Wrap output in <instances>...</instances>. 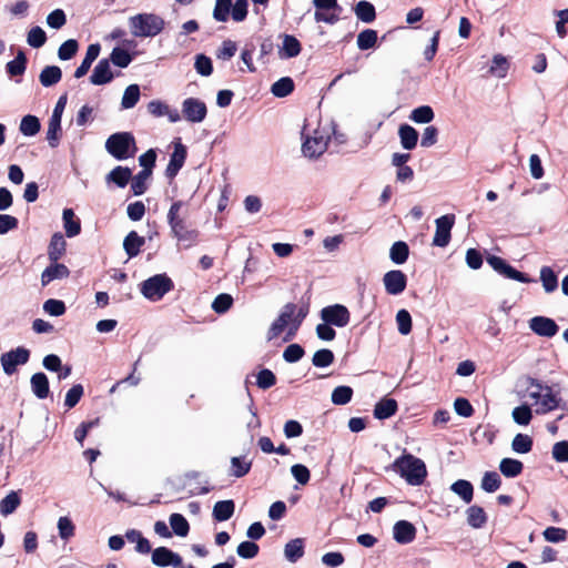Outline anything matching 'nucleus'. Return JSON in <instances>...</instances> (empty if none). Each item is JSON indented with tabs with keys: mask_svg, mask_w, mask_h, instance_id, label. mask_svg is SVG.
I'll return each mask as SVG.
<instances>
[{
	"mask_svg": "<svg viewBox=\"0 0 568 568\" xmlns=\"http://www.w3.org/2000/svg\"><path fill=\"white\" fill-rule=\"evenodd\" d=\"M528 397L536 406V414L545 415L557 408H564L561 398L548 385H542L538 379L528 378Z\"/></svg>",
	"mask_w": 568,
	"mask_h": 568,
	"instance_id": "1",
	"label": "nucleus"
},
{
	"mask_svg": "<svg viewBox=\"0 0 568 568\" xmlns=\"http://www.w3.org/2000/svg\"><path fill=\"white\" fill-rule=\"evenodd\" d=\"M393 468L413 486L422 485L427 476L425 463L412 454H403L396 458Z\"/></svg>",
	"mask_w": 568,
	"mask_h": 568,
	"instance_id": "2",
	"label": "nucleus"
},
{
	"mask_svg": "<svg viewBox=\"0 0 568 568\" xmlns=\"http://www.w3.org/2000/svg\"><path fill=\"white\" fill-rule=\"evenodd\" d=\"M184 203L182 201H175L172 203L168 212V223L171 229L173 237L179 242L186 243V246H191L196 237L197 231L187 229L185 224V213H182Z\"/></svg>",
	"mask_w": 568,
	"mask_h": 568,
	"instance_id": "3",
	"label": "nucleus"
},
{
	"mask_svg": "<svg viewBox=\"0 0 568 568\" xmlns=\"http://www.w3.org/2000/svg\"><path fill=\"white\" fill-rule=\"evenodd\" d=\"M129 27L136 38H153L163 31L165 21L155 13H138L129 18Z\"/></svg>",
	"mask_w": 568,
	"mask_h": 568,
	"instance_id": "4",
	"label": "nucleus"
},
{
	"mask_svg": "<svg viewBox=\"0 0 568 568\" xmlns=\"http://www.w3.org/2000/svg\"><path fill=\"white\" fill-rule=\"evenodd\" d=\"M105 149L113 158L121 161L133 156L136 148L131 133L119 132L108 138Z\"/></svg>",
	"mask_w": 568,
	"mask_h": 568,
	"instance_id": "5",
	"label": "nucleus"
},
{
	"mask_svg": "<svg viewBox=\"0 0 568 568\" xmlns=\"http://www.w3.org/2000/svg\"><path fill=\"white\" fill-rule=\"evenodd\" d=\"M172 288L173 282L166 274H156L141 284L142 295L152 302L160 301Z\"/></svg>",
	"mask_w": 568,
	"mask_h": 568,
	"instance_id": "6",
	"label": "nucleus"
},
{
	"mask_svg": "<svg viewBox=\"0 0 568 568\" xmlns=\"http://www.w3.org/2000/svg\"><path fill=\"white\" fill-rule=\"evenodd\" d=\"M316 8L314 19L316 22L334 24L339 20L338 12L342 10L337 0H313Z\"/></svg>",
	"mask_w": 568,
	"mask_h": 568,
	"instance_id": "7",
	"label": "nucleus"
},
{
	"mask_svg": "<svg viewBox=\"0 0 568 568\" xmlns=\"http://www.w3.org/2000/svg\"><path fill=\"white\" fill-rule=\"evenodd\" d=\"M295 313H296V304H294V303L285 304L282 307L277 318L272 323V325L267 332V339L271 341V339L276 338L277 336L281 335V333L286 327L288 329L290 326L292 325L293 318L295 317Z\"/></svg>",
	"mask_w": 568,
	"mask_h": 568,
	"instance_id": "8",
	"label": "nucleus"
},
{
	"mask_svg": "<svg viewBox=\"0 0 568 568\" xmlns=\"http://www.w3.org/2000/svg\"><path fill=\"white\" fill-rule=\"evenodd\" d=\"M321 318L326 324L345 327L349 323L351 314L346 306L334 304L322 308Z\"/></svg>",
	"mask_w": 568,
	"mask_h": 568,
	"instance_id": "9",
	"label": "nucleus"
},
{
	"mask_svg": "<svg viewBox=\"0 0 568 568\" xmlns=\"http://www.w3.org/2000/svg\"><path fill=\"white\" fill-rule=\"evenodd\" d=\"M183 118L191 123H201L207 114L206 104L197 98H186L182 102Z\"/></svg>",
	"mask_w": 568,
	"mask_h": 568,
	"instance_id": "10",
	"label": "nucleus"
},
{
	"mask_svg": "<svg viewBox=\"0 0 568 568\" xmlns=\"http://www.w3.org/2000/svg\"><path fill=\"white\" fill-rule=\"evenodd\" d=\"M487 263L493 267L494 271L499 273L500 275L520 282V283H530L532 280L526 275L514 268L509 265L504 258L499 256L491 255L487 258Z\"/></svg>",
	"mask_w": 568,
	"mask_h": 568,
	"instance_id": "11",
	"label": "nucleus"
},
{
	"mask_svg": "<svg viewBox=\"0 0 568 568\" xmlns=\"http://www.w3.org/2000/svg\"><path fill=\"white\" fill-rule=\"evenodd\" d=\"M30 352L24 347H17L10 352L3 353L0 363L7 375H12L18 365H23L29 361Z\"/></svg>",
	"mask_w": 568,
	"mask_h": 568,
	"instance_id": "12",
	"label": "nucleus"
},
{
	"mask_svg": "<svg viewBox=\"0 0 568 568\" xmlns=\"http://www.w3.org/2000/svg\"><path fill=\"white\" fill-rule=\"evenodd\" d=\"M455 223V215L446 214L436 219V231L433 237V245L438 247H445L450 241V231Z\"/></svg>",
	"mask_w": 568,
	"mask_h": 568,
	"instance_id": "13",
	"label": "nucleus"
},
{
	"mask_svg": "<svg viewBox=\"0 0 568 568\" xmlns=\"http://www.w3.org/2000/svg\"><path fill=\"white\" fill-rule=\"evenodd\" d=\"M383 284L389 295H399L407 286V277L402 271L392 270L384 274Z\"/></svg>",
	"mask_w": 568,
	"mask_h": 568,
	"instance_id": "14",
	"label": "nucleus"
},
{
	"mask_svg": "<svg viewBox=\"0 0 568 568\" xmlns=\"http://www.w3.org/2000/svg\"><path fill=\"white\" fill-rule=\"evenodd\" d=\"M328 145V138L315 132L313 136L307 138L302 144V152L304 156L316 159L322 155Z\"/></svg>",
	"mask_w": 568,
	"mask_h": 568,
	"instance_id": "15",
	"label": "nucleus"
},
{
	"mask_svg": "<svg viewBox=\"0 0 568 568\" xmlns=\"http://www.w3.org/2000/svg\"><path fill=\"white\" fill-rule=\"evenodd\" d=\"M529 328L538 336L541 337H554L558 333L557 323L546 316H535L528 322Z\"/></svg>",
	"mask_w": 568,
	"mask_h": 568,
	"instance_id": "16",
	"label": "nucleus"
},
{
	"mask_svg": "<svg viewBox=\"0 0 568 568\" xmlns=\"http://www.w3.org/2000/svg\"><path fill=\"white\" fill-rule=\"evenodd\" d=\"M152 562L160 567L173 566L180 567L182 558L166 547H158L152 552Z\"/></svg>",
	"mask_w": 568,
	"mask_h": 568,
	"instance_id": "17",
	"label": "nucleus"
},
{
	"mask_svg": "<svg viewBox=\"0 0 568 568\" xmlns=\"http://www.w3.org/2000/svg\"><path fill=\"white\" fill-rule=\"evenodd\" d=\"M114 75L111 70L110 60L101 59L94 67L92 74L90 75V82L93 85H103L110 83Z\"/></svg>",
	"mask_w": 568,
	"mask_h": 568,
	"instance_id": "18",
	"label": "nucleus"
},
{
	"mask_svg": "<svg viewBox=\"0 0 568 568\" xmlns=\"http://www.w3.org/2000/svg\"><path fill=\"white\" fill-rule=\"evenodd\" d=\"M186 158V149L181 143H178L174 148L173 153L171 154L170 162L165 169V175L169 179L175 178L178 172L181 170V168L184 164Z\"/></svg>",
	"mask_w": 568,
	"mask_h": 568,
	"instance_id": "19",
	"label": "nucleus"
},
{
	"mask_svg": "<svg viewBox=\"0 0 568 568\" xmlns=\"http://www.w3.org/2000/svg\"><path fill=\"white\" fill-rule=\"evenodd\" d=\"M394 539L398 544H409L416 536V528L413 524L406 520H399L394 525Z\"/></svg>",
	"mask_w": 568,
	"mask_h": 568,
	"instance_id": "20",
	"label": "nucleus"
},
{
	"mask_svg": "<svg viewBox=\"0 0 568 568\" xmlns=\"http://www.w3.org/2000/svg\"><path fill=\"white\" fill-rule=\"evenodd\" d=\"M69 275L70 271L64 264L51 263L41 274V284L47 286L50 282L67 278Z\"/></svg>",
	"mask_w": 568,
	"mask_h": 568,
	"instance_id": "21",
	"label": "nucleus"
},
{
	"mask_svg": "<svg viewBox=\"0 0 568 568\" xmlns=\"http://www.w3.org/2000/svg\"><path fill=\"white\" fill-rule=\"evenodd\" d=\"M100 51H101V45L99 43H92L88 47L84 59L82 60L81 64L74 71L75 79H80L88 73L93 61L99 57Z\"/></svg>",
	"mask_w": 568,
	"mask_h": 568,
	"instance_id": "22",
	"label": "nucleus"
},
{
	"mask_svg": "<svg viewBox=\"0 0 568 568\" xmlns=\"http://www.w3.org/2000/svg\"><path fill=\"white\" fill-rule=\"evenodd\" d=\"M67 242L63 235L59 232L54 233L51 237L48 247V257L51 263L58 262L65 253Z\"/></svg>",
	"mask_w": 568,
	"mask_h": 568,
	"instance_id": "23",
	"label": "nucleus"
},
{
	"mask_svg": "<svg viewBox=\"0 0 568 568\" xmlns=\"http://www.w3.org/2000/svg\"><path fill=\"white\" fill-rule=\"evenodd\" d=\"M132 178V171L126 166L118 165L110 171L106 176V183H114L116 186L123 189L128 185Z\"/></svg>",
	"mask_w": 568,
	"mask_h": 568,
	"instance_id": "24",
	"label": "nucleus"
},
{
	"mask_svg": "<svg viewBox=\"0 0 568 568\" xmlns=\"http://www.w3.org/2000/svg\"><path fill=\"white\" fill-rule=\"evenodd\" d=\"M400 144L405 150H413L418 142V132L409 124H402L398 129Z\"/></svg>",
	"mask_w": 568,
	"mask_h": 568,
	"instance_id": "25",
	"label": "nucleus"
},
{
	"mask_svg": "<svg viewBox=\"0 0 568 568\" xmlns=\"http://www.w3.org/2000/svg\"><path fill=\"white\" fill-rule=\"evenodd\" d=\"M467 524L474 529L483 528L487 523V515L483 507L473 505L466 510Z\"/></svg>",
	"mask_w": 568,
	"mask_h": 568,
	"instance_id": "26",
	"label": "nucleus"
},
{
	"mask_svg": "<svg viewBox=\"0 0 568 568\" xmlns=\"http://www.w3.org/2000/svg\"><path fill=\"white\" fill-rule=\"evenodd\" d=\"M301 49V43L294 36L285 34L278 54L282 59H290L297 57Z\"/></svg>",
	"mask_w": 568,
	"mask_h": 568,
	"instance_id": "27",
	"label": "nucleus"
},
{
	"mask_svg": "<svg viewBox=\"0 0 568 568\" xmlns=\"http://www.w3.org/2000/svg\"><path fill=\"white\" fill-rule=\"evenodd\" d=\"M144 237L140 236L135 231H131L123 241V248L129 257H134L140 253L144 245Z\"/></svg>",
	"mask_w": 568,
	"mask_h": 568,
	"instance_id": "28",
	"label": "nucleus"
},
{
	"mask_svg": "<svg viewBox=\"0 0 568 568\" xmlns=\"http://www.w3.org/2000/svg\"><path fill=\"white\" fill-rule=\"evenodd\" d=\"M450 490L460 497L465 504H470L474 497L473 484L466 479H458L450 485Z\"/></svg>",
	"mask_w": 568,
	"mask_h": 568,
	"instance_id": "29",
	"label": "nucleus"
},
{
	"mask_svg": "<svg viewBox=\"0 0 568 568\" xmlns=\"http://www.w3.org/2000/svg\"><path fill=\"white\" fill-rule=\"evenodd\" d=\"M61 78L62 71L58 65H47L39 74V81L45 88L57 84Z\"/></svg>",
	"mask_w": 568,
	"mask_h": 568,
	"instance_id": "30",
	"label": "nucleus"
},
{
	"mask_svg": "<svg viewBox=\"0 0 568 568\" xmlns=\"http://www.w3.org/2000/svg\"><path fill=\"white\" fill-rule=\"evenodd\" d=\"M397 410V402L393 398L381 399L374 408V417L377 419H386L393 416Z\"/></svg>",
	"mask_w": 568,
	"mask_h": 568,
	"instance_id": "31",
	"label": "nucleus"
},
{
	"mask_svg": "<svg viewBox=\"0 0 568 568\" xmlns=\"http://www.w3.org/2000/svg\"><path fill=\"white\" fill-rule=\"evenodd\" d=\"M284 556L290 562H296L304 556V539L295 538L290 540L284 547Z\"/></svg>",
	"mask_w": 568,
	"mask_h": 568,
	"instance_id": "32",
	"label": "nucleus"
},
{
	"mask_svg": "<svg viewBox=\"0 0 568 568\" xmlns=\"http://www.w3.org/2000/svg\"><path fill=\"white\" fill-rule=\"evenodd\" d=\"M63 227L65 230V234L68 237H74L81 232V224L78 219H75L74 212L72 209H64L62 213Z\"/></svg>",
	"mask_w": 568,
	"mask_h": 568,
	"instance_id": "33",
	"label": "nucleus"
},
{
	"mask_svg": "<svg viewBox=\"0 0 568 568\" xmlns=\"http://www.w3.org/2000/svg\"><path fill=\"white\" fill-rule=\"evenodd\" d=\"M30 383H31V389L38 398L43 399L48 396L49 381L44 373L33 374L31 376Z\"/></svg>",
	"mask_w": 568,
	"mask_h": 568,
	"instance_id": "34",
	"label": "nucleus"
},
{
	"mask_svg": "<svg viewBox=\"0 0 568 568\" xmlns=\"http://www.w3.org/2000/svg\"><path fill=\"white\" fill-rule=\"evenodd\" d=\"M524 464L514 458H503L499 463L500 473L507 478H514L523 473Z\"/></svg>",
	"mask_w": 568,
	"mask_h": 568,
	"instance_id": "35",
	"label": "nucleus"
},
{
	"mask_svg": "<svg viewBox=\"0 0 568 568\" xmlns=\"http://www.w3.org/2000/svg\"><path fill=\"white\" fill-rule=\"evenodd\" d=\"M234 509L235 505L231 499L217 501L213 507V517L217 521H225L233 516Z\"/></svg>",
	"mask_w": 568,
	"mask_h": 568,
	"instance_id": "36",
	"label": "nucleus"
},
{
	"mask_svg": "<svg viewBox=\"0 0 568 568\" xmlns=\"http://www.w3.org/2000/svg\"><path fill=\"white\" fill-rule=\"evenodd\" d=\"M354 11L357 19L365 23H371L376 18L375 7L371 2L365 0L357 2L354 8Z\"/></svg>",
	"mask_w": 568,
	"mask_h": 568,
	"instance_id": "37",
	"label": "nucleus"
},
{
	"mask_svg": "<svg viewBox=\"0 0 568 568\" xmlns=\"http://www.w3.org/2000/svg\"><path fill=\"white\" fill-rule=\"evenodd\" d=\"M378 40L377 31L374 29H365L357 34L356 44L362 51L373 49Z\"/></svg>",
	"mask_w": 568,
	"mask_h": 568,
	"instance_id": "38",
	"label": "nucleus"
},
{
	"mask_svg": "<svg viewBox=\"0 0 568 568\" xmlns=\"http://www.w3.org/2000/svg\"><path fill=\"white\" fill-rule=\"evenodd\" d=\"M509 68L507 59L501 54H495L491 61V65L486 72V75H493L496 78H505Z\"/></svg>",
	"mask_w": 568,
	"mask_h": 568,
	"instance_id": "39",
	"label": "nucleus"
},
{
	"mask_svg": "<svg viewBox=\"0 0 568 568\" xmlns=\"http://www.w3.org/2000/svg\"><path fill=\"white\" fill-rule=\"evenodd\" d=\"M409 255V247L403 241L395 242L389 250V257L395 264H404Z\"/></svg>",
	"mask_w": 568,
	"mask_h": 568,
	"instance_id": "40",
	"label": "nucleus"
},
{
	"mask_svg": "<svg viewBox=\"0 0 568 568\" xmlns=\"http://www.w3.org/2000/svg\"><path fill=\"white\" fill-rule=\"evenodd\" d=\"M540 281L546 293H552L558 287L557 275L549 266L540 268Z\"/></svg>",
	"mask_w": 568,
	"mask_h": 568,
	"instance_id": "41",
	"label": "nucleus"
},
{
	"mask_svg": "<svg viewBox=\"0 0 568 568\" xmlns=\"http://www.w3.org/2000/svg\"><path fill=\"white\" fill-rule=\"evenodd\" d=\"M294 90V81L284 77L272 84L271 92L276 98H285Z\"/></svg>",
	"mask_w": 568,
	"mask_h": 568,
	"instance_id": "42",
	"label": "nucleus"
},
{
	"mask_svg": "<svg viewBox=\"0 0 568 568\" xmlns=\"http://www.w3.org/2000/svg\"><path fill=\"white\" fill-rule=\"evenodd\" d=\"M140 87L138 84L126 87L121 100L122 109L128 110L134 108L140 100Z\"/></svg>",
	"mask_w": 568,
	"mask_h": 568,
	"instance_id": "43",
	"label": "nucleus"
},
{
	"mask_svg": "<svg viewBox=\"0 0 568 568\" xmlns=\"http://www.w3.org/2000/svg\"><path fill=\"white\" fill-rule=\"evenodd\" d=\"M40 121L34 115H26L20 122V132L26 136H33L40 131Z\"/></svg>",
	"mask_w": 568,
	"mask_h": 568,
	"instance_id": "44",
	"label": "nucleus"
},
{
	"mask_svg": "<svg viewBox=\"0 0 568 568\" xmlns=\"http://www.w3.org/2000/svg\"><path fill=\"white\" fill-rule=\"evenodd\" d=\"M307 314H308L307 306H302L300 308L296 306L295 317L293 318L292 325L290 326V328L286 333V336L284 337L285 342H288L294 338V336L296 335V332L298 331L302 322L307 316Z\"/></svg>",
	"mask_w": 568,
	"mask_h": 568,
	"instance_id": "45",
	"label": "nucleus"
},
{
	"mask_svg": "<svg viewBox=\"0 0 568 568\" xmlns=\"http://www.w3.org/2000/svg\"><path fill=\"white\" fill-rule=\"evenodd\" d=\"M532 448V438L526 434H517L511 442V449L517 454H527Z\"/></svg>",
	"mask_w": 568,
	"mask_h": 568,
	"instance_id": "46",
	"label": "nucleus"
},
{
	"mask_svg": "<svg viewBox=\"0 0 568 568\" xmlns=\"http://www.w3.org/2000/svg\"><path fill=\"white\" fill-rule=\"evenodd\" d=\"M170 526L176 536L185 537L189 534L190 525L181 514L170 516Z\"/></svg>",
	"mask_w": 568,
	"mask_h": 568,
	"instance_id": "47",
	"label": "nucleus"
},
{
	"mask_svg": "<svg viewBox=\"0 0 568 568\" xmlns=\"http://www.w3.org/2000/svg\"><path fill=\"white\" fill-rule=\"evenodd\" d=\"M61 135V120L50 118L47 130V141L51 148H57Z\"/></svg>",
	"mask_w": 568,
	"mask_h": 568,
	"instance_id": "48",
	"label": "nucleus"
},
{
	"mask_svg": "<svg viewBox=\"0 0 568 568\" xmlns=\"http://www.w3.org/2000/svg\"><path fill=\"white\" fill-rule=\"evenodd\" d=\"M434 111L429 105H422L414 109L409 119L415 123H429L434 120Z\"/></svg>",
	"mask_w": 568,
	"mask_h": 568,
	"instance_id": "49",
	"label": "nucleus"
},
{
	"mask_svg": "<svg viewBox=\"0 0 568 568\" xmlns=\"http://www.w3.org/2000/svg\"><path fill=\"white\" fill-rule=\"evenodd\" d=\"M27 58L23 51H19L17 57L7 63V72L12 75H22L26 71Z\"/></svg>",
	"mask_w": 568,
	"mask_h": 568,
	"instance_id": "50",
	"label": "nucleus"
},
{
	"mask_svg": "<svg viewBox=\"0 0 568 568\" xmlns=\"http://www.w3.org/2000/svg\"><path fill=\"white\" fill-rule=\"evenodd\" d=\"M511 417L516 424L526 426L532 418L531 408L527 404L517 406L513 409Z\"/></svg>",
	"mask_w": 568,
	"mask_h": 568,
	"instance_id": "51",
	"label": "nucleus"
},
{
	"mask_svg": "<svg viewBox=\"0 0 568 568\" xmlns=\"http://www.w3.org/2000/svg\"><path fill=\"white\" fill-rule=\"evenodd\" d=\"M353 389L349 386H337L333 389L331 399L335 405H346L351 402Z\"/></svg>",
	"mask_w": 568,
	"mask_h": 568,
	"instance_id": "52",
	"label": "nucleus"
},
{
	"mask_svg": "<svg viewBox=\"0 0 568 568\" xmlns=\"http://www.w3.org/2000/svg\"><path fill=\"white\" fill-rule=\"evenodd\" d=\"M20 505L19 495L16 491L8 494L0 503V511L3 516L12 514Z\"/></svg>",
	"mask_w": 568,
	"mask_h": 568,
	"instance_id": "53",
	"label": "nucleus"
},
{
	"mask_svg": "<svg viewBox=\"0 0 568 568\" xmlns=\"http://www.w3.org/2000/svg\"><path fill=\"white\" fill-rule=\"evenodd\" d=\"M57 527H58V531H59V537L61 539L69 540L71 537L74 536L75 526L69 517H67V516L60 517L58 519Z\"/></svg>",
	"mask_w": 568,
	"mask_h": 568,
	"instance_id": "54",
	"label": "nucleus"
},
{
	"mask_svg": "<svg viewBox=\"0 0 568 568\" xmlns=\"http://www.w3.org/2000/svg\"><path fill=\"white\" fill-rule=\"evenodd\" d=\"M232 2L231 0H216L213 10V18L216 21L225 22L231 14Z\"/></svg>",
	"mask_w": 568,
	"mask_h": 568,
	"instance_id": "55",
	"label": "nucleus"
},
{
	"mask_svg": "<svg viewBox=\"0 0 568 568\" xmlns=\"http://www.w3.org/2000/svg\"><path fill=\"white\" fill-rule=\"evenodd\" d=\"M47 41V34L40 27H33L29 30L27 42L32 48H41Z\"/></svg>",
	"mask_w": 568,
	"mask_h": 568,
	"instance_id": "56",
	"label": "nucleus"
},
{
	"mask_svg": "<svg viewBox=\"0 0 568 568\" xmlns=\"http://www.w3.org/2000/svg\"><path fill=\"white\" fill-rule=\"evenodd\" d=\"M501 485L499 475L496 471H486L481 479V488L487 493L496 491Z\"/></svg>",
	"mask_w": 568,
	"mask_h": 568,
	"instance_id": "57",
	"label": "nucleus"
},
{
	"mask_svg": "<svg viewBox=\"0 0 568 568\" xmlns=\"http://www.w3.org/2000/svg\"><path fill=\"white\" fill-rule=\"evenodd\" d=\"M78 49V41L74 39H69L59 47L58 57L63 61L70 60L75 55Z\"/></svg>",
	"mask_w": 568,
	"mask_h": 568,
	"instance_id": "58",
	"label": "nucleus"
},
{
	"mask_svg": "<svg viewBox=\"0 0 568 568\" xmlns=\"http://www.w3.org/2000/svg\"><path fill=\"white\" fill-rule=\"evenodd\" d=\"M334 362V354L331 349L323 348L314 353L312 364L315 367H327Z\"/></svg>",
	"mask_w": 568,
	"mask_h": 568,
	"instance_id": "59",
	"label": "nucleus"
},
{
	"mask_svg": "<svg viewBox=\"0 0 568 568\" xmlns=\"http://www.w3.org/2000/svg\"><path fill=\"white\" fill-rule=\"evenodd\" d=\"M151 174L146 171H140L135 176L131 178V189L134 195H142L146 191V181Z\"/></svg>",
	"mask_w": 568,
	"mask_h": 568,
	"instance_id": "60",
	"label": "nucleus"
},
{
	"mask_svg": "<svg viewBox=\"0 0 568 568\" xmlns=\"http://www.w3.org/2000/svg\"><path fill=\"white\" fill-rule=\"evenodd\" d=\"M542 536L548 542H562L567 539L568 534L564 528L550 526L542 531Z\"/></svg>",
	"mask_w": 568,
	"mask_h": 568,
	"instance_id": "61",
	"label": "nucleus"
},
{
	"mask_svg": "<svg viewBox=\"0 0 568 568\" xmlns=\"http://www.w3.org/2000/svg\"><path fill=\"white\" fill-rule=\"evenodd\" d=\"M232 304L233 297L230 294L222 293L214 298L212 308L215 313L223 314L231 308Z\"/></svg>",
	"mask_w": 568,
	"mask_h": 568,
	"instance_id": "62",
	"label": "nucleus"
},
{
	"mask_svg": "<svg viewBox=\"0 0 568 568\" xmlns=\"http://www.w3.org/2000/svg\"><path fill=\"white\" fill-rule=\"evenodd\" d=\"M110 60L116 67L126 68L131 63L132 57L124 49H121V48L116 47V48H114L112 50L111 55H110Z\"/></svg>",
	"mask_w": 568,
	"mask_h": 568,
	"instance_id": "63",
	"label": "nucleus"
},
{
	"mask_svg": "<svg viewBox=\"0 0 568 568\" xmlns=\"http://www.w3.org/2000/svg\"><path fill=\"white\" fill-rule=\"evenodd\" d=\"M194 68L202 77H209L213 72L211 59L202 53L195 57Z\"/></svg>",
	"mask_w": 568,
	"mask_h": 568,
	"instance_id": "64",
	"label": "nucleus"
}]
</instances>
